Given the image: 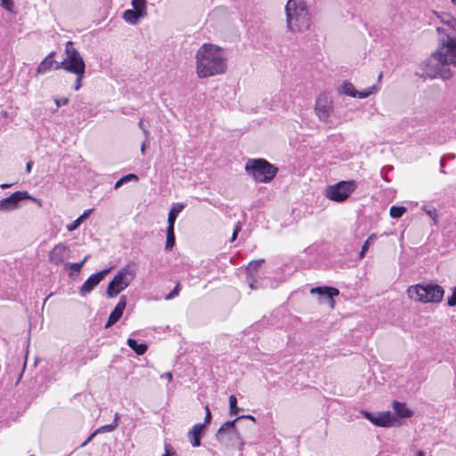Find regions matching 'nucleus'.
<instances>
[{
	"instance_id": "7c9ffc66",
	"label": "nucleus",
	"mask_w": 456,
	"mask_h": 456,
	"mask_svg": "<svg viewBox=\"0 0 456 456\" xmlns=\"http://www.w3.org/2000/svg\"><path fill=\"white\" fill-rule=\"evenodd\" d=\"M133 8L147 13L146 0H132Z\"/></svg>"
},
{
	"instance_id": "4468645a",
	"label": "nucleus",
	"mask_w": 456,
	"mask_h": 456,
	"mask_svg": "<svg viewBox=\"0 0 456 456\" xmlns=\"http://www.w3.org/2000/svg\"><path fill=\"white\" fill-rule=\"evenodd\" d=\"M70 250L68 246L63 243L56 244L49 252V262L56 266L65 264V260L69 257Z\"/></svg>"
},
{
	"instance_id": "4d7b16f0",
	"label": "nucleus",
	"mask_w": 456,
	"mask_h": 456,
	"mask_svg": "<svg viewBox=\"0 0 456 456\" xmlns=\"http://www.w3.org/2000/svg\"><path fill=\"white\" fill-rule=\"evenodd\" d=\"M1 187L2 188H7V187H9V184L4 183V184H2Z\"/></svg>"
},
{
	"instance_id": "1a4fd4ad",
	"label": "nucleus",
	"mask_w": 456,
	"mask_h": 456,
	"mask_svg": "<svg viewBox=\"0 0 456 456\" xmlns=\"http://www.w3.org/2000/svg\"><path fill=\"white\" fill-rule=\"evenodd\" d=\"M356 188L354 181H340L334 185L328 186L326 197L336 202H343L354 191Z\"/></svg>"
},
{
	"instance_id": "473e14b6",
	"label": "nucleus",
	"mask_w": 456,
	"mask_h": 456,
	"mask_svg": "<svg viewBox=\"0 0 456 456\" xmlns=\"http://www.w3.org/2000/svg\"><path fill=\"white\" fill-rule=\"evenodd\" d=\"M116 429V424H108L100 427L94 431V434H101V433H106V432H112Z\"/></svg>"
},
{
	"instance_id": "f03ea898",
	"label": "nucleus",
	"mask_w": 456,
	"mask_h": 456,
	"mask_svg": "<svg viewBox=\"0 0 456 456\" xmlns=\"http://www.w3.org/2000/svg\"><path fill=\"white\" fill-rule=\"evenodd\" d=\"M197 73L200 77H208L224 73L226 60L223 50L211 44L202 45L196 53Z\"/></svg>"
},
{
	"instance_id": "603ef678",
	"label": "nucleus",
	"mask_w": 456,
	"mask_h": 456,
	"mask_svg": "<svg viewBox=\"0 0 456 456\" xmlns=\"http://www.w3.org/2000/svg\"><path fill=\"white\" fill-rule=\"evenodd\" d=\"M139 126H140V127L144 131L145 134L148 136V135H149V132H148V130H146V129L144 128V126H143V123H142V120H141V121L139 122Z\"/></svg>"
},
{
	"instance_id": "e433bc0d",
	"label": "nucleus",
	"mask_w": 456,
	"mask_h": 456,
	"mask_svg": "<svg viewBox=\"0 0 456 456\" xmlns=\"http://www.w3.org/2000/svg\"><path fill=\"white\" fill-rule=\"evenodd\" d=\"M205 411H206V416H205L203 424H205V427H206L207 425H208L211 422V419H212V414H211L208 405L205 406Z\"/></svg>"
},
{
	"instance_id": "9d476101",
	"label": "nucleus",
	"mask_w": 456,
	"mask_h": 456,
	"mask_svg": "<svg viewBox=\"0 0 456 456\" xmlns=\"http://www.w3.org/2000/svg\"><path fill=\"white\" fill-rule=\"evenodd\" d=\"M23 200H31L37 203L39 206L42 205V200L39 199L33 198L26 191H18L12 193L9 197L4 198L0 200V211H12L19 207V204Z\"/></svg>"
},
{
	"instance_id": "ddd939ff",
	"label": "nucleus",
	"mask_w": 456,
	"mask_h": 456,
	"mask_svg": "<svg viewBox=\"0 0 456 456\" xmlns=\"http://www.w3.org/2000/svg\"><path fill=\"white\" fill-rule=\"evenodd\" d=\"M311 294L319 296V302L321 304H327L333 306L335 304L334 297L339 294V290L336 288L330 286H319L313 288L310 290Z\"/></svg>"
},
{
	"instance_id": "09e8293b",
	"label": "nucleus",
	"mask_w": 456,
	"mask_h": 456,
	"mask_svg": "<svg viewBox=\"0 0 456 456\" xmlns=\"http://www.w3.org/2000/svg\"><path fill=\"white\" fill-rule=\"evenodd\" d=\"M123 184H124V182H123V181H122V179L120 178V179H118V180L116 182V183H115V186H114V187H115V189H118V188L121 187Z\"/></svg>"
},
{
	"instance_id": "39448f33",
	"label": "nucleus",
	"mask_w": 456,
	"mask_h": 456,
	"mask_svg": "<svg viewBox=\"0 0 456 456\" xmlns=\"http://www.w3.org/2000/svg\"><path fill=\"white\" fill-rule=\"evenodd\" d=\"M411 299L421 303H439L443 299L444 290L437 284H416L407 289Z\"/></svg>"
},
{
	"instance_id": "8fccbe9b",
	"label": "nucleus",
	"mask_w": 456,
	"mask_h": 456,
	"mask_svg": "<svg viewBox=\"0 0 456 456\" xmlns=\"http://www.w3.org/2000/svg\"><path fill=\"white\" fill-rule=\"evenodd\" d=\"M444 157H445V160L446 159H454L456 158L455 154H453V153H448V154L444 155Z\"/></svg>"
},
{
	"instance_id": "b1692460",
	"label": "nucleus",
	"mask_w": 456,
	"mask_h": 456,
	"mask_svg": "<svg viewBox=\"0 0 456 456\" xmlns=\"http://www.w3.org/2000/svg\"><path fill=\"white\" fill-rule=\"evenodd\" d=\"M126 344L138 355L144 354L148 349V345L146 343L139 344L135 339L131 338L127 339Z\"/></svg>"
},
{
	"instance_id": "0eeeda50",
	"label": "nucleus",
	"mask_w": 456,
	"mask_h": 456,
	"mask_svg": "<svg viewBox=\"0 0 456 456\" xmlns=\"http://www.w3.org/2000/svg\"><path fill=\"white\" fill-rule=\"evenodd\" d=\"M239 419L225 421L216 431V440L225 447H242L244 443L236 428Z\"/></svg>"
},
{
	"instance_id": "6ab92c4d",
	"label": "nucleus",
	"mask_w": 456,
	"mask_h": 456,
	"mask_svg": "<svg viewBox=\"0 0 456 456\" xmlns=\"http://www.w3.org/2000/svg\"><path fill=\"white\" fill-rule=\"evenodd\" d=\"M205 434V424L197 423L188 432L187 436L192 447L201 445V438Z\"/></svg>"
},
{
	"instance_id": "a19ab883",
	"label": "nucleus",
	"mask_w": 456,
	"mask_h": 456,
	"mask_svg": "<svg viewBox=\"0 0 456 456\" xmlns=\"http://www.w3.org/2000/svg\"><path fill=\"white\" fill-rule=\"evenodd\" d=\"M163 456H175V452L172 450L170 444L165 445V454Z\"/></svg>"
},
{
	"instance_id": "72a5a7b5",
	"label": "nucleus",
	"mask_w": 456,
	"mask_h": 456,
	"mask_svg": "<svg viewBox=\"0 0 456 456\" xmlns=\"http://www.w3.org/2000/svg\"><path fill=\"white\" fill-rule=\"evenodd\" d=\"M180 292V283H177L175 285V287L168 293L165 296V299L166 300H171L173 298H175L176 296H178Z\"/></svg>"
},
{
	"instance_id": "f704fd0d",
	"label": "nucleus",
	"mask_w": 456,
	"mask_h": 456,
	"mask_svg": "<svg viewBox=\"0 0 456 456\" xmlns=\"http://www.w3.org/2000/svg\"><path fill=\"white\" fill-rule=\"evenodd\" d=\"M0 5L8 12L13 11L12 0H0Z\"/></svg>"
},
{
	"instance_id": "c85d7f7f",
	"label": "nucleus",
	"mask_w": 456,
	"mask_h": 456,
	"mask_svg": "<svg viewBox=\"0 0 456 456\" xmlns=\"http://www.w3.org/2000/svg\"><path fill=\"white\" fill-rule=\"evenodd\" d=\"M238 401L234 395H231L229 397V408H230V415H236L240 411V408L237 405Z\"/></svg>"
},
{
	"instance_id": "3c124183",
	"label": "nucleus",
	"mask_w": 456,
	"mask_h": 456,
	"mask_svg": "<svg viewBox=\"0 0 456 456\" xmlns=\"http://www.w3.org/2000/svg\"><path fill=\"white\" fill-rule=\"evenodd\" d=\"M118 419H119V415H118V413H116L114 416L113 422L111 423V424H116V428L118 427Z\"/></svg>"
},
{
	"instance_id": "f8f14e48",
	"label": "nucleus",
	"mask_w": 456,
	"mask_h": 456,
	"mask_svg": "<svg viewBox=\"0 0 456 456\" xmlns=\"http://www.w3.org/2000/svg\"><path fill=\"white\" fill-rule=\"evenodd\" d=\"M333 110L331 97L327 94H321L315 102V112L322 121H327Z\"/></svg>"
},
{
	"instance_id": "20e7f679",
	"label": "nucleus",
	"mask_w": 456,
	"mask_h": 456,
	"mask_svg": "<svg viewBox=\"0 0 456 456\" xmlns=\"http://www.w3.org/2000/svg\"><path fill=\"white\" fill-rule=\"evenodd\" d=\"M245 170L255 182L267 183L277 175L278 168L265 159H249Z\"/></svg>"
},
{
	"instance_id": "ea45409f",
	"label": "nucleus",
	"mask_w": 456,
	"mask_h": 456,
	"mask_svg": "<svg viewBox=\"0 0 456 456\" xmlns=\"http://www.w3.org/2000/svg\"><path fill=\"white\" fill-rule=\"evenodd\" d=\"M54 102H55L57 108H59L61 106L67 105L69 103V98H61V99L56 98L54 100Z\"/></svg>"
},
{
	"instance_id": "bb28decb",
	"label": "nucleus",
	"mask_w": 456,
	"mask_h": 456,
	"mask_svg": "<svg viewBox=\"0 0 456 456\" xmlns=\"http://www.w3.org/2000/svg\"><path fill=\"white\" fill-rule=\"evenodd\" d=\"M89 255H86L84 259L79 263H67L65 264V269H70L77 273H79L86 262L88 260Z\"/></svg>"
},
{
	"instance_id": "6e6d98bb",
	"label": "nucleus",
	"mask_w": 456,
	"mask_h": 456,
	"mask_svg": "<svg viewBox=\"0 0 456 456\" xmlns=\"http://www.w3.org/2000/svg\"><path fill=\"white\" fill-rule=\"evenodd\" d=\"M415 456H426V453L423 451H418Z\"/></svg>"
},
{
	"instance_id": "c9c22d12",
	"label": "nucleus",
	"mask_w": 456,
	"mask_h": 456,
	"mask_svg": "<svg viewBox=\"0 0 456 456\" xmlns=\"http://www.w3.org/2000/svg\"><path fill=\"white\" fill-rule=\"evenodd\" d=\"M447 304L451 307L456 306V287L453 288L452 295L448 297Z\"/></svg>"
},
{
	"instance_id": "cd10ccee",
	"label": "nucleus",
	"mask_w": 456,
	"mask_h": 456,
	"mask_svg": "<svg viewBox=\"0 0 456 456\" xmlns=\"http://www.w3.org/2000/svg\"><path fill=\"white\" fill-rule=\"evenodd\" d=\"M406 210L407 209L405 207L392 206L390 208L389 214H390L391 217H393V218H400L403 216V214L406 212Z\"/></svg>"
},
{
	"instance_id": "412c9836",
	"label": "nucleus",
	"mask_w": 456,
	"mask_h": 456,
	"mask_svg": "<svg viewBox=\"0 0 456 456\" xmlns=\"http://www.w3.org/2000/svg\"><path fill=\"white\" fill-rule=\"evenodd\" d=\"M147 13L135 9L126 10L123 12V19L129 24L135 25L141 18L146 16Z\"/></svg>"
},
{
	"instance_id": "c756f323",
	"label": "nucleus",
	"mask_w": 456,
	"mask_h": 456,
	"mask_svg": "<svg viewBox=\"0 0 456 456\" xmlns=\"http://www.w3.org/2000/svg\"><path fill=\"white\" fill-rule=\"evenodd\" d=\"M86 70L74 73L76 75V81L73 86L75 91H78L82 87V80L85 77Z\"/></svg>"
},
{
	"instance_id": "dca6fc26",
	"label": "nucleus",
	"mask_w": 456,
	"mask_h": 456,
	"mask_svg": "<svg viewBox=\"0 0 456 456\" xmlns=\"http://www.w3.org/2000/svg\"><path fill=\"white\" fill-rule=\"evenodd\" d=\"M376 90H377V86H372L363 91H358L354 88V85L350 82H344L341 86L342 94L351 96L353 98H359V99H364V98L369 97Z\"/></svg>"
},
{
	"instance_id": "c03bdc74",
	"label": "nucleus",
	"mask_w": 456,
	"mask_h": 456,
	"mask_svg": "<svg viewBox=\"0 0 456 456\" xmlns=\"http://www.w3.org/2000/svg\"><path fill=\"white\" fill-rule=\"evenodd\" d=\"M161 378H165L168 382H171L173 379V375L171 372H165L163 375H161Z\"/></svg>"
},
{
	"instance_id": "58836bf2",
	"label": "nucleus",
	"mask_w": 456,
	"mask_h": 456,
	"mask_svg": "<svg viewBox=\"0 0 456 456\" xmlns=\"http://www.w3.org/2000/svg\"><path fill=\"white\" fill-rule=\"evenodd\" d=\"M121 179L124 182V183H126L133 181V180L137 181L138 176L134 174H128L126 175L122 176Z\"/></svg>"
},
{
	"instance_id": "a211bd4d",
	"label": "nucleus",
	"mask_w": 456,
	"mask_h": 456,
	"mask_svg": "<svg viewBox=\"0 0 456 456\" xmlns=\"http://www.w3.org/2000/svg\"><path fill=\"white\" fill-rule=\"evenodd\" d=\"M263 263V260H256L252 261L248 264L247 267V282L251 289H257L261 286L258 283V281L256 280L257 277V268L261 265Z\"/></svg>"
},
{
	"instance_id": "4be33fe9",
	"label": "nucleus",
	"mask_w": 456,
	"mask_h": 456,
	"mask_svg": "<svg viewBox=\"0 0 456 456\" xmlns=\"http://www.w3.org/2000/svg\"><path fill=\"white\" fill-rule=\"evenodd\" d=\"M393 409L396 415L400 418H411L412 416V411L410 410L405 403L394 401Z\"/></svg>"
},
{
	"instance_id": "f257e3e1",
	"label": "nucleus",
	"mask_w": 456,
	"mask_h": 456,
	"mask_svg": "<svg viewBox=\"0 0 456 456\" xmlns=\"http://www.w3.org/2000/svg\"><path fill=\"white\" fill-rule=\"evenodd\" d=\"M429 20L437 32L438 47L420 63L419 75L448 80L453 76L451 66L456 67V18L448 12H433Z\"/></svg>"
},
{
	"instance_id": "9b49d317",
	"label": "nucleus",
	"mask_w": 456,
	"mask_h": 456,
	"mask_svg": "<svg viewBox=\"0 0 456 456\" xmlns=\"http://www.w3.org/2000/svg\"><path fill=\"white\" fill-rule=\"evenodd\" d=\"M361 415L370 421L377 427L388 428L392 427L397 421L394 414L390 411H382L378 413H372L368 411H361Z\"/></svg>"
},
{
	"instance_id": "864d4df0",
	"label": "nucleus",
	"mask_w": 456,
	"mask_h": 456,
	"mask_svg": "<svg viewBox=\"0 0 456 456\" xmlns=\"http://www.w3.org/2000/svg\"><path fill=\"white\" fill-rule=\"evenodd\" d=\"M31 167H32V162L31 161L28 162L26 165L27 173H29L31 171Z\"/></svg>"
},
{
	"instance_id": "5701e85b",
	"label": "nucleus",
	"mask_w": 456,
	"mask_h": 456,
	"mask_svg": "<svg viewBox=\"0 0 456 456\" xmlns=\"http://www.w3.org/2000/svg\"><path fill=\"white\" fill-rule=\"evenodd\" d=\"M184 203H176L171 208L167 217L168 225H173L175 227L177 216L184 209Z\"/></svg>"
},
{
	"instance_id": "13d9d810",
	"label": "nucleus",
	"mask_w": 456,
	"mask_h": 456,
	"mask_svg": "<svg viewBox=\"0 0 456 456\" xmlns=\"http://www.w3.org/2000/svg\"><path fill=\"white\" fill-rule=\"evenodd\" d=\"M381 77H382V74H379V80L381 78Z\"/></svg>"
},
{
	"instance_id": "7ed1b4c3",
	"label": "nucleus",
	"mask_w": 456,
	"mask_h": 456,
	"mask_svg": "<svg viewBox=\"0 0 456 456\" xmlns=\"http://www.w3.org/2000/svg\"><path fill=\"white\" fill-rule=\"evenodd\" d=\"M285 12L287 27L291 32H302L310 28V14L304 0H288Z\"/></svg>"
},
{
	"instance_id": "49530a36",
	"label": "nucleus",
	"mask_w": 456,
	"mask_h": 456,
	"mask_svg": "<svg viewBox=\"0 0 456 456\" xmlns=\"http://www.w3.org/2000/svg\"><path fill=\"white\" fill-rule=\"evenodd\" d=\"M445 167V157H442L441 158V160H440V167H441V172L442 173H445L444 171V167Z\"/></svg>"
},
{
	"instance_id": "79ce46f5",
	"label": "nucleus",
	"mask_w": 456,
	"mask_h": 456,
	"mask_svg": "<svg viewBox=\"0 0 456 456\" xmlns=\"http://www.w3.org/2000/svg\"><path fill=\"white\" fill-rule=\"evenodd\" d=\"M93 209H86V211H84V213L79 216L77 220H80V224H82V222L88 217V216L90 215V213L92 212Z\"/></svg>"
},
{
	"instance_id": "aec40b11",
	"label": "nucleus",
	"mask_w": 456,
	"mask_h": 456,
	"mask_svg": "<svg viewBox=\"0 0 456 456\" xmlns=\"http://www.w3.org/2000/svg\"><path fill=\"white\" fill-rule=\"evenodd\" d=\"M55 53L51 52L37 66V75L45 74L51 69H54V66L56 65V61H54Z\"/></svg>"
},
{
	"instance_id": "423d86ee",
	"label": "nucleus",
	"mask_w": 456,
	"mask_h": 456,
	"mask_svg": "<svg viewBox=\"0 0 456 456\" xmlns=\"http://www.w3.org/2000/svg\"><path fill=\"white\" fill-rule=\"evenodd\" d=\"M65 58L60 63H56L54 69H63L69 73H77L86 70V63L79 52L74 47L71 41L65 45Z\"/></svg>"
},
{
	"instance_id": "6e6552de",
	"label": "nucleus",
	"mask_w": 456,
	"mask_h": 456,
	"mask_svg": "<svg viewBox=\"0 0 456 456\" xmlns=\"http://www.w3.org/2000/svg\"><path fill=\"white\" fill-rule=\"evenodd\" d=\"M134 271L130 266H126L118 271L108 285V297H115L126 289L134 278Z\"/></svg>"
},
{
	"instance_id": "4c0bfd02",
	"label": "nucleus",
	"mask_w": 456,
	"mask_h": 456,
	"mask_svg": "<svg viewBox=\"0 0 456 456\" xmlns=\"http://www.w3.org/2000/svg\"><path fill=\"white\" fill-rule=\"evenodd\" d=\"M80 224H81L80 220L76 219L71 224L67 225V230L69 232H73V231L77 230L80 226Z\"/></svg>"
},
{
	"instance_id": "5fc2aeb1",
	"label": "nucleus",
	"mask_w": 456,
	"mask_h": 456,
	"mask_svg": "<svg viewBox=\"0 0 456 456\" xmlns=\"http://www.w3.org/2000/svg\"><path fill=\"white\" fill-rule=\"evenodd\" d=\"M145 149H146V143H145V142H143V143L142 144V146H141V151H142V154H144V152H145Z\"/></svg>"
},
{
	"instance_id": "a878e982",
	"label": "nucleus",
	"mask_w": 456,
	"mask_h": 456,
	"mask_svg": "<svg viewBox=\"0 0 456 456\" xmlns=\"http://www.w3.org/2000/svg\"><path fill=\"white\" fill-rule=\"evenodd\" d=\"M421 209L433 220L435 224H437V209L432 204H424Z\"/></svg>"
},
{
	"instance_id": "de8ad7c7",
	"label": "nucleus",
	"mask_w": 456,
	"mask_h": 456,
	"mask_svg": "<svg viewBox=\"0 0 456 456\" xmlns=\"http://www.w3.org/2000/svg\"><path fill=\"white\" fill-rule=\"evenodd\" d=\"M97 434H94V432H93L90 436L83 443L82 446H85Z\"/></svg>"
},
{
	"instance_id": "f3484780",
	"label": "nucleus",
	"mask_w": 456,
	"mask_h": 456,
	"mask_svg": "<svg viewBox=\"0 0 456 456\" xmlns=\"http://www.w3.org/2000/svg\"><path fill=\"white\" fill-rule=\"evenodd\" d=\"M126 306V297L121 296L118 303L117 304L115 308L111 311V313L108 318V321L105 324V329L111 327L117 322H118V320L121 318V316L124 313Z\"/></svg>"
},
{
	"instance_id": "a18cd8bd",
	"label": "nucleus",
	"mask_w": 456,
	"mask_h": 456,
	"mask_svg": "<svg viewBox=\"0 0 456 456\" xmlns=\"http://www.w3.org/2000/svg\"><path fill=\"white\" fill-rule=\"evenodd\" d=\"M236 419H239V420H240L242 419H248L254 422L256 421L255 418L251 415H241V416L237 417Z\"/></svg>"
},
{
	"instance_id": "2f4dec72",
	"label": "nucleus",
	"mask_w": 456,
	"mask_h": 456,
	"mask_svg": "<svg viewBox=\"0 0 456 456\" xmlns=\"http://www.w3.org/2000/svg\"><path fill=\"white\" fill-rule=\"evenodd\" d=\"M376 239V235L375 234H371L370 236L368 237V239L365 240V242L363 243V245L362 246V250L360 252V257H363L365 252L368 250L370 245L373 242V240Z\"/></svg>"
},
{
	"instance_id": "393cba45",
	"label": "nucleus",
	"mask_w": 456,
	"mask_h": 456,
	"mask_svg": "<svg viewBox=\"0 0 456 456\" xmlns=\"http://www.w3.org/2000/svg\"><path fill=\"white\" fill-rule=\"evenodd\" d=\"M175 243V227L173 225H167V240L165 248L169 251L173 248Z\"/></svg>"
},
{
	"instance_id": "37998d69",
	"label": "nucleus",
	"mask_w": 456,
	"mask_h": 456,
	"mask_svg": "<svg viewBox=\"0 0 456 456\" xmlns=\"http://www.w3.org/2000/svg\"><path fill=\"white\" fill-rule=\"evenodd\" d=\"M240 224H238L235 226L234 230H233V232H232V238H231V240H232V241L235 240V239L237 238V235H238V233H239V232H240Z\"/></svg>"
},
{
	"instance_id": "2eb2a0df",
	"label": "nucleus",
	"mask_w": 456,
	"mask_h": 456,
	"mask_svg": "<svg viewBox=\"0 0 456 456\" xmlns=\"http://www.w3.org/2000/svg\"><path fill=\"white\" fill-rule=\"evenodd\" d=\"M110 269H104L89 276L79 288V294L82 297L91 293L92 290L105 278Z\"/></svg>"
}]
</instances>
